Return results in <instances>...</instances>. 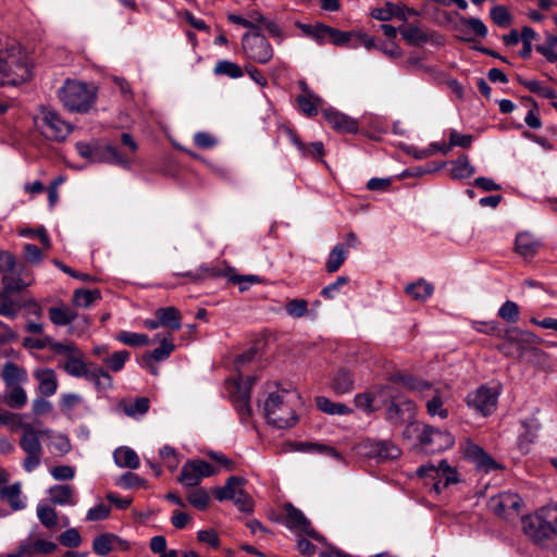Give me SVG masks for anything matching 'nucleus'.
<instances>
[{
	"instance_id": "f257e3e1",
	"label": "nucleus",
	"mask_w": 557,
	"mask_h": 557,
	"mask_svg": "<svg viewBox=\"0 0 557 557\" xmlns=\"http://www.w3.org/2000/svg\"><path fill=\"white\" fill-rule=\"evenodd\" d=\"M33 64L20 47L0 51V85H18L32 77Z\"/></svg>"
},
{
	"instance_id": "f03ea898",
	"label": "nucleus",
	"mask_w": 557,
	"mask_h": 557,
	"mask_svg": "<svg viewBox=\"0 0 557 557\" xmlns=\"http://www.w3.org/2000/svg\"><path fill=\"white\" fill-rule=\"evenodd\" d=\"M299 399L298 395L287 391L270 393L264 403V416L268 422L278 429L295 425L298 420L295 403Z\"/></svg>"
},
{
	"instance_id": "7ed1b4c3",
	"label": "nucleus",
	"mask_w": 557,
	"mask_h": 557,
	"mask_svg": "<svg viewBox=\"0 0 557 557\" xmlns=\"http://www.w3.org/2000/svg\"><path fill=\"white\" fill-rule=\"evenodd\" d=\"M376 394L382 397V404L386 406L385 419L393 425H400L414 417L416 404L395 392L389 385L377 386Z\"/></svg>"
},
{
	"instance_id": "20e7f679",
	"label": "nucleus",
	"mask_w": 557,
	"mask_h": 557,
	"mask_svg": "<svg viewBox=\"0 0 557 557\" xmlns=\"http://www.w3.org/2000/svg\"><path fill=\"white\" fill-rule=\"evenodd\" d=\"M78 154L91 162H107L127 168L131 162L129 156L120 152L116 147L104 140H95L91 143L79 141L76 144Z\"/></svg>"
},
{
	"instance_id": "39448f33",
	"label": "nucleus",
	"mask_w": 557,
	"mask_h": 557,
	"mask_svg": "<svg viewBox=\"0 0 557 557\" xmlns=\"http://www.w3.org/2000/svg\"><path fill=\"white\" fill-rule=\"evenodd\" d=\"M0 272L7 292H21L32 284L26 265L17 262L15 256L9 251H0Z\"/></svg>"
},
{
	"instance_id": "423d86ee",
	"label": "nucleus",
	"mask_w": 557,
	"mask_h": 557,
	"mask_svg": "<svg viewBox=\"0 0 557 557\" xmlns=\"http://www.w3.org/2000/svg\"><path fill=\"white\" fill-rule=\"evenodd\" d=\"M539 343L540 338L535 334L513 329L507 332L505 341L497 348L506 357L520 360L528 352L537 355L540 351L534 345Z\"/></svg>"
},
{
	"instance_id": "0eeeda50",
	"label": "nucleus",
	"mask_w": 557,
	"mask_h": 557,
	"mask_svg": "<svg viewBox=\"0 0 557 557\" xmlns=\"http://www.w3.org/2000/svg\"><path fill=\"white\" fill-rule=\"evenodd\" d=\"M23 434L20 438V446L26 454V458L23 461V467L26 472L34 471L41 461L44 453L40 444V436L49 435L52 433L51 430H36L29 423L22 424Z\"/></svg>"
},
{
	"instance_id": "6e6552de",
	"label": "nucleus",
	"mask_w": 557,
	"mask_h": 557,
	"mask_svg": "<svg viewBox=\"0 0 557 557\" xmlns=\"http://www.w3.org/2000/svg\"><path fill=\"white\" fill-rule=\"evenodd\" d=\"M404 386L410 391L418 392L426 400V411L431 417L438 416L441 419L448 417V410L444 408L442 395L438 388H434L431 383L416 379L413 376H403L400 379Z\"/></svg>"
},
{
	"instance_id": "1a4fd4ad",
	"label": "nucleus",
	"mask_w": 557,
	"mask_h": 557,
	"mask_svg": "<svg viewBox=\"0 0 557 557\" xmlns=\"http://www.w3.org/2000/svg\"><path fill=\"white\" fill-rule=\"evenodd\" d=\"M59 97L67 110L77 112L88 111L95 100L86 84L70 81L60 89Z\"/></svg>"
},
{
	"instance_id": "9d476101",
	"label": "nucleus",
	"mask_w": 557,
	"mask_h": 557,
	"mask_svg": "<svg viewBox=\"0 0 557 557\" xmlns=\"http://www.w3.org/2000/svg\"><path fill=\"white\" fill-rule=\"evenodd\" d=\"M417 474L420 478L431 479L433 481L432 490L436 494L459 481L457 470L450 467L446 460L440 461L438 465H423L418 468Z\"/></svg>"
},
{
	"instance_id": "9b49d317",
	"label": "nucleus",
	"mask_w": 557,
	"mask_h": 557,
	"mask_svg": "<svg viewBox=\"0 0 557 557\" xmlns=\"http://www.w3.org/2000/svg\"><path fill=\"white\" fill-rule=\"evenodd\" d=\"M37 125L41 134L49 140L62 141L72 132L73 127L55 111L42 108Z\"/></svg>"
},
{
	"instance_id": "f8f14e48",
	"label": "nucleus",
	"mask_w": 557,
	"mask_h": 557,
	"mask_svg": "<svg viewBox=\"0 0 557 557\" xmlns=\"http://www.w3.org/2000/svg\"><path fill=\"white\" fill-rule=\"evenodd\" d=\"M242 46L246 57L257 63L265 64L274 54L271 44L259 32L245 34Z\"/></svg>"
},
{
	"instance_id": "ddd939ff",
	"label": "nucleus",
	"mask_w": 557,
	"mask_h": 557,
	"mask_svg": "<svg viewBox=\"0 0 557 557\" xmlns=\"http://www.w3.org/2000/svg\"><path fill=\"white\" fill-rule=\"evenodd\" d=\"M255 381V376H247L245 379L239 376L232 385V399L242 421H247L252 413L250 397Z\"/></svg>"
},
{
	"instance_id": "4468645a",
	"label": "nucleus",
	"mask_w": 557,
	"mask_h": 557,
	"mask_svg": "<svg viewBox=\"0 0 557 557\" xmlns=\"http://www.w3.org/2000/svg\"><path fill=\"white\" fill-rule=\"evenodd\" d=\"M285 525L298 534H306L320 543L325 542V537L314 530L311 522L306 518L304 512L293 506L290 503L284 505Z\"/></svg>"
},
{
	"instance_id": "2eb2a0df",
	"label": "nucleus",
	"mask_w": 557,
	"mask_h": 557,
	"mask_svg": "<svg viewBox=\"0 0 557 557\" xmlns=\"http://www.w3.org/2000/svg\"><path fill=\"white\" fill-rule=\"evenodd\" d=\"M522 529L524 534L539 546H545L548 541L555 537L553 529H549L548 524L545 523L539 509L522 519Z\"/></svg>"
},
{
	"instance_id": "dca6fc26",
	"label": "nucleus",
	"mask_w": 557,
	"mask_h": 557,
	"mask_svg": "<svg viewBox=\"0 0 557 557\" xmlns=\"http://www.w3.org/2000/svg\"><path fill=\"white\" fill-rule=\"evenodd\" d=\"M497 398L498 394L496 392L482 385L467 395L466 403L469 408L486 417L495 411Z\"/></svg>"
},
{
	"instance_id": "f3484780",
	"label": "nucleus",
	"mask_w": 557,
	"mask_h": 557,
	"mask_svg": "<svg viewBox=\"0 0 557 557\" xmlns=\"http://www.w3.org/2000/svg\"><path fill=\"white\" fill-rule=\"evenodd\" d=\"M418 440L424 447H431L433 451H441L453 447L455 444L454 436L447 432L431 425H423Z\"/></svg>"
},
{
	"instance_id": "a211bd4d",
	"label": "nucleus",
	"mask_w": 557,
	"mask_h": 557,
	"mask_svg": "<svg viewBox=\"0 0 557 557\" xmlns=\"http://www.w3.org/2000/svg\"><path fill=\"white\" fill-rule=\"evenodd\" d=\"M363 454L369 458L381 461L396 459L400 456V449L387 440H364L360 445Z\"/></svg>"
},
{
	"instance_id": "6ab92c4d",
	"label": "nucleus",
	"mask_w": 557,
	"mask_h": 557,
	"mask_svg": "<svg viewBox=\"0 0 557 557\" xmlns=\"http://www.w3.org/2000/svg\"><path fill=\"white\" fill-rule=\"evenodd\" d=\"M523 502L522 498L511 492H502L490 499L491 510L498 517L508 519L511 515L520 511Z\"/></svg>"
},
{
	"instance_id": "aec40b11",
	"label": "nucleus",
	"mask_w": 557,
	"mask_h": 557,
	"mask_svg": "<svg viewBox=\"0 0 557 557\" xmlns=\"http://www.w3.org/2000/svg\"><path fill=\"white\" fill-rule=\"evenodd\" d=\"M57 549V544L42 539L22 541L17 548L7 557H34L36 555L51 554Z\"/></svg>"
},
{
	"instance_id": "412c9836",
	"label": "nucleus",
	"mask_w": 557,
	"mask_h": 557,
	"mask_svg": "<svg viewBox=\"0 0 557 557\" xmlns=\"http://www.w3.org/2000/svg\"><path fill=\"white\" fill-rule=\"evenodd\" d=\"M465 456L474 462L478 469L487 473L502 469V466L486 454L482 447L472 442H467L465 446Z\"/></svg>"
},
{
	"instance_id": "4be33fe9",
	"label": "nucleus",
	"mask_w": 557,
	"mask_h": 557,
	"mask_svg": "<svg viewBox=\"0 0 557 557\" xmlns=\"http://www.w3.org/2000/svg\"><path fill=\"white\" fill-rule=\"evenodd\" d=\"M323 116L330 126L339 133L355 134L358 132L357 120L336 111L335 109H325L323 111Z\"/></svg>"
},
{
	"instance_id": "5701e85b",
	"label": "nucleus",
	"mask_w": 557,
	"mask_h": 557,
	"mask_svg": "<svg viewBox=\"0 0 557 557\" xmlns=\"http://www.w3.org/2000/svg\"><path fill=\"white\" fill-rule=\"evenodd\" d=\"M523 432L518 437V447L522 454H528L531 444L537 437V433L541 430V422L535 417H530L521 421Z\"/></svg>"
},
{
	"instance_id": "b1692460",
	"label": "nucleus",
	"mask_w": 557,
	"mask_h": 557,
	"mask_svg": "<svg viewBox=\"0 0 557 557\" xmlns=\"http://www.w3.org/2000/svg\"><path fill=\"white\" fill-rule=\"evenodd\" d=\"M541 246V240L530 232H521L516 236V251L524 259L533 258Z\"/></svg>"
},
{
	"instance_id": "393cba45",
	"label": "nucleus",
	"mask_w": 557,
	"mask_h": 557,
	"mask_svg": "<svg viewBox=\"0 0 557 557\" xmlns=\"http://www.w3.org/2000/svg\"><path fill=\"white\" fill-rule=\"evenodd\" d=\"M50 502L59 506H74L75 488L70 484L53 485L48 491Z\"/></svg>"
},
{
	"instance_id": "a878e982",
	"label": "nucleus",
	"mask_w": 557,
	"mask_h": 557,
	"mask_svg": "<svg viewBox=\"0 0 557 557\" xmlns=\"http://www.w3.org/2000/svg\"><path fill=\"white\" fill-rule=\"evenodd\" d=\"M175 345L171 336H164L160 339V346L143 356V360L148 368L152 367V362H159L168 359L174 351Z\"/></svg>"
},
{
	"instance_id": "bb28decb",
	"label": "nucleus",
	"mask_w": 557,
	"mask_h": 557,
	"mask_svg": "<svg viewBox=\"0 0 557 557\" xmlns=\"http://www.w3.org/2000/svg\"><path fill=\"white\" fill-rule=\"evenodd\" d=\"M330 387L337 395L351 393L355 389L352 373L347 369H339L332 376Z\"/></svg>"
},
{
	"instance_id": "cd10ccee",
	"label": "nucleus",
	"mask_w": 557,
	"mask_h": 557,
	"mask_svg": "<svg viewBox=\"0 0 557 557\" xmlns=\"http://www.w3.org/2000/svg\"><path fill=\"white\" fill-rule=\"evenodd\" d=\"M245 483L244 478L232 475L226 480L224 486L216 487L213 491V495L219 502L233 500L237 496V492L243 490L242 485Z\"/></svg>"
},
{
	"instance_id": "c85d7f7f",
	"label": "nucleus",
	"mask_w": 557,
	"mask_h": 557,
	"mask_svg": "<svg viewBox=\"0 0 557 557\" xmlns=\"http://www.w3.org/2000/svg\"><path fill=\"white\" fill-rule=\"evenodd\" d=\"M34 376L38 380L39 391L44 396L49 397L55 394L58 381L52 369H37L34 371Z\"/></svg>"
},
{
	"instance_id": "c756f323",
	"label": "nucleus",
	"mask_w": 557,
	"mask_h": 557,
	"mask_svg": "<svg viewBox=\"0 0 557 557\" xmlns=\"http://www.w3.org/2000/svg\"><path fill=\"white\" fill-rule=\"evenodd\" d=\"M156 318L160 320L161 326L172 331H178L182 326V315L175 307L159 308L154 312Z\"/></svg>"
},
{
	"instance_id": "7c9ffc66",
	"label": "nucleus",
	"mask_w": 557,
	"mask_h": 557,
	"mask_svg": "<svg viewBox=\"0 0 557 557\" xmlns=\"http://www.w3.org/2000/svg\"><path fill=\"white\" fill-rule=\"evenodd\" d=\"M27 371L14 362H5L2 369V380L5 386L20 385L27 381Z\"/></svg>"
},
{
	"instance_id": "2f4dec72",
	"label": "nucleus",
	"mask_w": 557,
	"mask_h": 557,
	"mask_svg": "<svg viewBox=\"0 0 557 557\" xmlns=\"http://www.w3.org/2000/svg\"><path fill=\"white\" fill-rule=\"evenodd\" d=\"M63 368L69 375L74 377H85L86 380L88 374L91 372V366L88 367L84 362L82 351H79L78 355L69 356Z\"/></svg>"
},
{
	"instance_id": "473e14b6",
	"label": "nucleus",
	"mask_w": 557,
	"mask_h": 557,
	"mask_svg": "<svg viewBox=\"0 0 557 557\" xmlns=\"http://www.w3.org/2000/svg\"><path fill=\"white\" fill-rule=\"evenodd\" d=\"M371 16L375 20L387 22L393 17H397L399 20L406 21L407 15L405 10L398 4H394L391 2H386L382 8H375L371 12Z\"/></svg>"
},
{
	"instance_id": "72a5a7b5",
	"label": "nucleus",
	"mask_w": 557,
	"mask_h": 557,
	"mask_svg": "<svg viewBox=\"0 0 557 557\" xmlns=\"http://www.w3.org/2000/svg\"><path fill=\"white\" fill-rule=\"evenodd\" d=\"M434 292V287L431 283L423 278L418 280L414 283L408 284L405 288V293L417 301H425Z\"/></svg>"
},
{
	"instance_id": "f704fd0d",
	"label": "nucleus",
	"mask_w": 557,
	"mask_h": 557,
	"mask_svg": "<svg viewBox=\"0 0 557 557\" xmlns=\"http://www.w3.org/2000/svg\"><path fill=\"white\" fill-rule=\"evenodd\" d=\"M113 458L120 468L137 469L140 463L138 455L129 447L116 448L113 453Z\"/></svg>"
},
{
	"instance_id": "c9c22d12",
	"label": "nucleus",
	"mask_w": 557,
	"mask_h": 557,
	"mask_svg": "<svg viewBox=\"0 0 557 557\" xmlns=\"http://www.w3.org/2000/svg\"><path fill=\"white\" fill-rule=\"evenodd\" d=\"M315 405L319 410L327 414L345 416L352 412V409L342 403H333L325 396H318L315 398Z\"/></svg>"
},
{
	"instance_id": "e433bc0d",
	"label": "nucleus",
	"mask_w": 557,
	"mask_h": 557,
	"mask_svg": "<svg viewBox=\"0 0 557 557\" xmlns=\"http://www.w3.org/2000/svg\"><path fill=\"white\" fill-rule=\"evenodd\" d=\"M21 484L14 483L0 490V496L8 502L13 510H20L25 507V503L21 497Z\"/></svg>"
},
{
	"instance_id": "4c0bfd02",
	"label": "nucleus",
	"mask_w": 557,
	"mask_h": 557,
	"mask_svg": "<svg viewBox=\"0 0 557 557\" xmlns=\"http://www.w3.org/2000/svg\"><path fill=\"white\" fill-rule=\"evenodd\" d=\"M299 28L305 35L314 39L320 45L327 44L329 41L331 26L322 23H317L315 25L300 24Z\"/></svg>"
},
{
	"instance_id": "58836bf2",
	"label": "nucleus",
	"mask_w": 557,
	"mask_h": 557,
	"mask_svg": "<svg viewBox=\"0 0 557 557\" xmlns=\"http://www.w3.org/2000/svg\"><path fill=\"white\" fill-rule=\"evenodd\" d=\"M296 102L300 111L311 117L318 114V109L322 103V99L315 94L299 95L296 98Z\"/></svg>"
},
{
	"instance_id": "ea45409f",
	"label": "nucleus",
	"mask_w": 557,
	"mask_h": 557,
	"mask_svg": "<svg viewBox=\"0 0 557 557\" xmlns=\"http://www.w3.org/2000/svg\"><path fill=\"white\" fill-rule=\"evenodd\" d=\"M87 380L94 383L99 391L110 389L113 386V379L109 372L97 366H91V372Z\"/></svg>"
},
{
	"instance_id": "a19ab883",
	"label": "nucleus",
	"mask_w": 557,
	"mask_h": 557,
	"mask_svg": "<svg viewBox=\"0 0 557 557\" xmlns=\"http://www.w3.org/2000/svg\"><path fill=\"white\" fill-rule=\"evenodd\" d=\"M348 257V250L345 248L344 244H337L331 250L327 261L325 263V269L329 273L336 272L345 260Z\"/></svg>"
},
{
	"instance_id": "79ce46f5",
	"label": "nucleus",
	"mask_w": 557,
	"mask_h": 557,
	"mask_svg": "<svg viewBox=\"0 0 557 557\" xmlns=\"http://www.w3.org/2000/svg\"><path fill=\"white\" fill-rule=\"evenodd\" d=\"M290 139L304 157L322 159L324 156V146L322 141H314L309 145H305L295 134L290 135Z\"/></svg>"
},
{
	"instance_id": "37998d69",
	"label": "nucleus",
	"mask_w": 557,
	"mask_h": 557,
	"mask_svg": "<svg viewBox=\"0 0 557 557\" xmlns=\"http://www.w3.org/2000/svg\"><path fill=\"white\" fill-rule=\"evenodd\" d=\"M199 275V284L212 278L227 277L232 268H222L218 263L202 264L197 269Z\"/></svg>"
},
{
	"instance_id": "c03bdc74",
	"label": "nucleus",
	"mask_w": 557,
	"mask_h": 557,
	"mask_svg": "<svg viewBox=\"0 0 557 557\" xmlns=\"http://www.w3.org/2000/svg\"><path fill=\"white\" fill-rule=\"evenodd\" d=\"M122 541L114 534L104 533L98 535L92 541V549L99 556L108 555L115 543H121Z\"/></svg>"
},
{
	"instance_id": "a18cd8bd",
	"label": "nucleus",
	"mask_w": 557,
	"mask_h": 557,
	"mask_svg": "<svg viewBox=\"0 0 557 557\" xmlns=\"http://www.w3.org/2000/svg\"><path fill=\"white\" fill-rule=\"evenodd\" d=\"M376 391L377 386L373 389V392L357 394L354 399L356 407L366 413H372L377 410V408L374 406V401L376 399L382 401V397L376 394Z\"/></svg>"
},
{
	"instance_id": "49530a36",
	"label": "nucleus",
	"mask_w": 557,
	"mask_h": 557,
	"mask_svg": "<svg viewBox=\"0 0 557 557\" xmlns=\"http://www.w3.org/2000/svg\"><path fill=\"white\" fill-rule=\"evenodd\" d=\"M76 312L67 307H52L49 309V318L55 325H67L76 318Z\"/></svg>"
},
{
	"instance_id": "de8ad7c7",
	"label": "nucleus",
	"mask_w": 557,
	"mask_h": 557,
	"mask_svg": "<svg viewBox=\"0 0 557 557\" xmlns=\"http://www.w3.org/2000/svg\"><path fill=\"white\" fill-rule=\"evenodd\" d=\"M149 406L150 401L147 397L122 403L124 413L132 418L144 416L149 410Z\"/></svg>"
},
{
	"instance_id": "09e8293b",
	"label": "nucleus",
	"mask_w": 557,
	"mask_h": 557,
	"mask_svg": "<svg viewBox=\"0 0 557 557\" xmlns=\"http://www.w3.org/2000/svg\"><path fill=\"white\" fill-rule=\"evenodd\" d=\"M475 173V169L470 164L468 156L461 154L453 163L450 174L453 178H468Z\"/></svg>"
},
{
	"instance_id": "8fccbe9b",
	"label": "nucleus",
	"mask_w": 557,
	"mask_h": 557,
	"mask_svg": "<svg viewBox=\"0 0 557 557\" xmlns=\"http://www.w3.org/2000/svg\"><path fill=\"white\" fill-rule=\"evenodd\" d=\"M5 401L11 408L21 409L27 404L26 391L20 385L7 386Z\"/></svg>"
},
{
	"instance_id": "3c124183",
	"label": "nucleus",
	"mask_w": 557,
	"mask_h": 557,
	"mask_svg": "<svg viewBox=\"0 0 557 557\" xmlns=\"http://www.w3.org/2000/svg\"><path fill=\"white\" fill-rule=\"evenodd\" d=\"M10 292H7L4 288L2 293H0V315L5 318L14 319L17 317L18 311L21 310L20 304L12 300L9 296Z\"/></svg>"
},
{
	"instance_id": "603ef678",
	"label": "nucleus",
	"mask_w": 557,
	"mask_h": 557,
	"mask_svg": "<svg viewBox=\"0 0 557 557\" xmlns=\"http://www.w3.org/2000/svg\"><path fill=\"white\" fill-rule=\"evenodd\" d=\"M213 73L215 75H224L231 78H239L244 75L242 67L232 61L221 60L216 62Z\"/></svg>"
},
{
	"instance_id": "864d4df0",
	"label": "nucleus",
	"mask_w": 557,
	"mask_h": 557,
	"mask_svg": "<svg viewBox=\"0 0 557 557\" xmlns=\"http://www.w3.org/2000/svg\"><path fill=\"white\" fill-rule=\"evenodd\" d=\"M400 34L403 38L411 46H417L428 41V35L418 26L409 25L401 28Z\"/></svg>"
},
{
	"instance_id": "5fc2aeb1",
	"label": "nucleus",
	"mask_w": 557,
	"mask_h": 557,
	"mask_svg": "<svg viewBox=\"0 0 557 557\" xmlns=\"http://www.w3.org/2000/svg\"><path fill=\"white\" fill-rule=\"evenodd\" d=\"M116 339L124 345L132 347L146 346L149 344V337L146 334H139L135 332L121 331L116 335Z\"/></svg>"
},
{
	"instance_id": "6e6d98bb",
	"label": "nucleus",
	"mask_w": 557,
	"mask_h": 557,
	"mask_svg": "<svg viewBox=\"0 0 557 557\" xmlns=\"http://www.w3.org/2000/svg\"><path fill=\"white\" fill-rule=\"evenodd\" d=\"M99 298L100 292L98 289H76L74 292L73 302L77 307L88 308Z\"/></svg>"
},
{
	"instance_id": "4d7b16f0",
	"label": "nucleus",
	"mask_w": 557,
	"mask_h": 557,
	"mask_svg": "<svg viewBox=\"0 0 557 557\" xmlns=\"http://www.w3.org/2000/svg\"><path fill=\"white\" fill-rule=\"evenodd\" d=\"M201 479L198 475L197 471H195L194 465H190L187 461L181 470V474L178 476V482L186 487H194L200 483Z\"/></svg>"
},
{
	"instance_id": "13d9d810",
	"label": "nucleus",
	"mask_w": 557,
	"mask_h": 557,
	"mask_svg": "<svg viewBox=\"0 0 557 557\" xmlns=\"http://www.w3.org/2000/svg\"><path fill=\"white\" fill-rule=\"evenodd\" d=\"M228 281L233 284H237L239 286L240 292L247 290L251 285L259 284L262 282L261 277L258 275H237L234 273V270L232 269V272H228L227 276Z\"/></svg>"
},
{
	"instance_id": "bf43d9fd",
	"label": "nucleus",
	"mask_w": 557,
	"mask_h": 557,
	"mask_svg": "<svg viewBox=\"0 0 557 557\" xmlns=\"http://www.w3.org/2000/svg\"><path fill=\"white\" fill-rule=\"evenodd\" d=\"M131 354L127 350H119L103 358V362L113 371L119 372L124 368Z\"/></svg>"
},
{
	"instance_id": "052dcab7",
	"label": "nucleus",
	"mask_w": 557,
	"mask_h": 557,
	"mask_svg": "<svg viewBox=\"0 0 557 557\" xmlns=\"http://www.w3.org/2000/svg\"><path fill=\"white\" fill-rule=\"evenodd\" d=\"M492 21L499 27H507L511 24L512 17L504 5H495L490 11Z\"/></svg>"
},
{
	"instance_id": "680f3d73",
	"label": "nucleus",
	"mask_w": 557,
	"mask_h": 557,
	"mask_svg": "<svg viewBox=\"0 0 557 557\" xmlns=\"http://www.w3.org/2000/svg\"><path fill=\"white\" fill-rule=\"evenodd\" d=\"M285 311L292 318H302L308 312V301L299 298L292 299L286 302Z\"/></svg>"
},
{
	"instance_id": "e2e57ef3",
	"label": "nucleus",
	"mask_w": 557,
	"mask_h": 557,
	"mask_svg": "<svg viewBox=\"0 0 557 557\" xmlns=\"http://www.w3.org/2000/svg\"><path fill=\"white\" fill-rule=\"evenodd\" d=\"M519 306L511 300L505 301L498 310V317L511 323H515L519 320Z\"/></svg>"
},
{
	"instance_id": "0e129e2a",
	"label": "nucleus",
	"mask_w": 557,
	"mask_h": 557,
	"mask_svg": "<svg viewBox=\"0 0 557 557\" xmlns=\"http://www.w3.org/2000/svg\"><path fill=\"white\" fill-rule=\"evenodd\" d=\"M37 517L41 524H44L47 528H52L57 524V511L47 505H38Z\"/></svg>"
},
{
	"instance_id": "69168bd1",
	"label": "nucleus",
	"mask_w": 557,
	"mask_h": 557,
	"mask_svg": "<svg viewBox=\"0 0 557 557\" xmlns=\"http://www.w3.org/2000/svg\"><path fill=\"white\" fill-rule=\"evenodd\" d=\"M539 510L545 523L548 524L549 529H553L554 536H557V503L543 506Z\"/></svg>"
},
{
	"instance_id": "338daca9",
	"label": "nucleus",
	"mask_w": 557,
	"mask_h": 557,
	"mask_svg": "<svg viewBox=\"0 0 557 557\" xmlns=\"http://www.w3.org/2000/svg\"><path fill=\"white\" fill-rule=\"evenodd\" d=\"M188 502L197 509L205 510L209 505V494L203 488H198L188 494Z\"/></svg>"
},
{
	"instance_id": "774afa93",
	"label": "nucleus",
	"mask_w": 557,
	"mask_h": 557,
	"mask_svg": "<svg viewBox=\"0 0 557 557\" xmlns=\"http://www.w3.org/2000/svg\"><path fill=\"white\" fill-rule=\"evenodd\" d=\"M159 454L160 457L164 460L165 466L171 471H175L180 463L176 450L173 447L165 445L160 449Z\"/></svg>"
}]
</instances>
